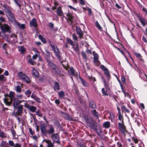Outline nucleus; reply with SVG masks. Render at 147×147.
<instances>
[{"mask_svg": "<svg viewBox=\"0 0 147 147\" xmlns=\"http://www.w3.org/2000/svg\"><path fill=\"white\" fill-rule=\"evenodd\" d=\"M56 49L57 50V51H56V56H57V59H58L61 63L63 67H64L65 69L67 70L68 68H69V67L67 66L68 63H67V62L63 61V58L60 56L59 54V49L56 46Z\"/></svg>", "mask_w": 147, "mask_h": 147, "instance_id": "nucleus-1", "label": "nucleus"}, {"mask_svg": "<svg viewBox=\"0 0 147 147\" xmlns=\"http://www.w3.org/2000/svg\"><path fill=\"white\" fill-rule=\"evenodd\" d=\"M18 75L20 79L26 82L27 83H30L31 82L30 79L27 76L25 73L21 71L18 73Z\"/></svg>", "mask_w": 147, "mask_h": 147, "instance_id": "nucleus-2", "label": "nucleus"}, {"mask_svg": "<svg viewBox=\"0 0 147 147\" xmlns=\"http://www.w3.org/2000/svg\"><path fill=\"white\" fill-rule=\"evenodd\" d=\"M100 68L104 72L105 74L106 75L108 78V80H109L111 78V74L110 73V71L108 68L106 67L104 65H102L100 67Z\"/></svg>", "mask_w": 147, "mask_h": 147, "instance_id": "nucleus-3", "label": "nucleus"}, {"mask_svg": "<svg viewBox=\"0 0 147 147\" xmlns=\"http://www.w3.org/2000/svg\"><path fill=\"white\" fill-rule=\"evenodd\" d=\"M92 53L94 56V63L95 64L96 66H99L100 64V62L98 60V54L97 53H95V51H92Z\"/></svg>", "mask_w": 147, "mask_h": 147, "instance_id": "nucleus-4", "label": "nucleus"}, {"mask_svg": "<svg viewBox=\"0 0 147 147\" xmlns=\"http://www.w3.org/2000/svg\"><path fill=\"white\" fill-rule=\"evenodd\" d=\"M16 109H17V110L14 114V116L16 117L21 116L23 112V105H19L18 107L16 108Z\"/></svg>", "mask_w": 147, "mask_h": 147, "instance_id": "nucleus-5", "label": "nucleus"}, {"mask_svg": "<svg viewBox=\"0 0 147 147\" xmlns=\"http://www.w3.org/2000/svg\"><path fill=\"white\" fill-rule=\"evenodd\" d=\"M9 20L12 23H17L14 14L12 11L7 15Z\"/></svg>", "mask_w": 147, "mask_h": 147, "instance_id": "nucleus-6", "label": "nucleus"}, {"mask_svg": "<svg viewBox=\"0 0 147 147\" xmlns=\"http://www.w3.org/2000/svg\"><path fill=\"white\" fill-rule=\"evenodd\" d=\"M118 127L121 131V132L122 134H125L126 132V130L125 128V126L123 124V118L122 120V123H120L119 122L118 123Z\"/></svg>", "mask_w": 147, "mask_h": 147, "instance_id": "nucleus-7", "label": "nucleus"}, {"mask_svg": "<svg viewBox=\"0 0 147 147\" xmlns=\"http://www.w3.org/2000/svg\"><path fill=\"white\" fill-rule=\"evenodd\" d=\"M76 31L77 34L79 36V38H83L84 33L79 26H77L76 27Z\"/></svg>", "mask_w": 147, "mask_h": 147, "instance_id": "nucleus-8", "label": "nucleus"}, {"mask_svg": "<svg viewBox=\"0 0 147 147\" xmlns=\"http://www.w3.org/2000/svg\"><path fill=\"white\" fill-rule=\"evenodd\" d=\"M24 107L32 112H35L37 109L35 106L30 105L27 103H25Z\"/></svg>", "mask_w": 147, "mask_h": 147, "instance_id": "nucleus-9", "label": "nucleus"}, {"mask_svg": "<svg viewBox=\"0 0 147 147\" xmlns=\"http://www.w3.org/2000/svg\"><path fill=\"white\" fill-rule=\"evenodd\" d=\"M48 65L49 69L53 72H55V65L50 61H48Z\"/></svg>", "mask_w": 147, "mask_h": 147, "instance_id": "nucleus-10", "label": "nucleus"}, {"mask_svg": "<svg viewBox=\"0 0 147 147\" xmlns=\"http://www.w3.org/2000/svg\"><path fill=\"white\" fill-rule=\"evenodd\" d=\"M5 97V98L3 99L5 103L7 106H10L13 100L7 96Z\"/></svg>", "mask_w": 147, "mask_h": 147, "instance_id": "nucleus-11", "label": "nucleus"}, {"mask_svg": "<svg viewBox=\"0 0 147 147\" xmlns=\"http://www.w3.org/2000/svg\"><path fill=\"white\" fill-rule=\"evenodd\" d=\"M13 107L15 109H16L18 107L19 105L21 103L22 101L19 100L17 98H15L13 99Z\"/></svg>", "mask_w": 147, "mask_h": 147, "instance_id": "nucleus-12", "label": "nucleus"}, {"mask_svg": "<svg viewBox=\"0 0 147 147\" xmlns=\"http://www.w3.org/2000/svg\"><path fill=\"white\" fill-rule=\"evenodd\" d=\"M2 6L4 8L7 15L12 12L11 7L5 4H3Z\"/></svg>", "mask_w": 147, "mask_h": 147, "instance_id": "nucleus-13", "label": "nucleus"}, {"mask_svg": "<svg viewBox=\"0 0 147 147\" xmlns=\"http://www.w3.org/2000/svg\"><path fill=\"white\" fill-rule=\"evenodd\" d=\"M58 74L60 76H63L64 74L62 70V69H59L57 67H56V74Z\"/></svg>", "mask_w": 147, "mask_h": 147, "instance_id": "nucleus-14", "label": "nucleus"}, {"mask_svg": "<svg viewBox=\"0 0 147 147\" xmlns=\"http://www.w3.org/2000/svg\"><path fill=\"white\" fill-rule=\"evenodd\" d=\"M9 145L12 147H22L21 144L19 143H17L14 144L13 141L9 140Z\"/></svg>", "mask_w": 147, "mask_h": 147, "instance_id": "nucleus-15", "label": "nucleus"}, {"mask_svg": "<svg viewBox=\"0 0 147 147\" xmlns=\"http://www.w3.org/2000/svg\"><path fill=\"white\" fill-rule=\"evenodd\" d=\"M69 73L71 75L74 76H78V74L76 72V71L74 70V68L71 67L70 68V69L68 71Z\"/></svg>", "mask_w": 147, "mask_h": 147, "instance_id": "nucleus-16", "label": "nucleus"}, {"mask_svg": "<svg viewBox=\"0 0 147 147\" xmlns=\"http://www.w3.org/2000/svg\"><path fill=\"white\" fill-rule=\"evenodd\" d=\"M30 24L31 27L37 28L38 26L36 20L34 18H33L32 20L30 22Z\"/></svg>", "mask_w": 147, "mask_h": 147, "instance_id": "nucleus-17", "label": "nucleus"}, {"mask_svg": "<svg viewBox=\"0 0 147 147\" xmlns=\"http://www.w3.org/2000/svg\"><path fill=\"white\" fill-rule=\"evenodd\" d=\"M138 18L139 21L141 22L142 26L144 27L145 26L146 24V22H147L146 20L139 16H138Z\"/></svg>", "mask_w": 147, "mask_h": 147, "instance_id": "nucleus-18", "label": "nucleus"}, {"mask_svg": "<svg viewBox=\"0 0 147 147\" xmlns=\"http://www.w3.org/2000/svg\"><path fill=\"white\" fill-rule=\"evenodd\" d=\"M14 94V92L12 91H10L9 92V95L8 94H5V96H7L13 100V99L15 98Z\"/></svg>", "mask_w": 147, "mask_h": 147, "instance_id": "nucleus-19", "label": "nucleus"}, {"mask_svg": "<svg viewBox=\"0 0 147 147\" xmlns=\"http://www.w3.org/2000/svg\"><path fill=\"white\" fill-rule=\"evenodd\" d=\"M56 13L57 15L59 16H63L64 15L63 12L60 6H59L57 9Z\"/></svg>", "mask_w": 147, "mask_h": 147, "instance_id": "nucleus-20", "label": "nucleus"}, {"mask_svg": "<svg viewBox=\"0 0 147 147\" xmlns=\"http://www.w3.org/2000/svg\"><path fill=\"white\" fill-rule=\"evenodd\" d=\"M89 107V108L92 109H96L97 107V106L95 103V102L93 101H90Z\"/></svg>", "mask_w": 147, "mask_h": 147, "instance_id": "nucleus-21", "label": "nucleus"}, {"mask_svg": "<svg viewBox=\"0 0 147 147\" xmlns=\"http://www.w3.org/2000/svg\"><path fill=\"white\" fill-rule=\"evenodd\" d=\"M32 75H34L36 78H38L39 77L38 72L35 68H33L32 70Z\"/></svg>", "mask_w": 147, "mask_h": 147, "instance_id": "nucleus-22", "label": "nucleus"}, {"mask_svg": "<svg viewBox=\"0 0 147 147\" xmlns=\"http://www.w3.org/2000/svg\"><path fill=\"white\" fill-rule=\"evenodd\" d=\"M79 79L80 81L82 82V84L85 87H88L89 84L87 81H86L84 79L82 78L81 76H80Z\"/></svg>", "mask_w": 147, "mask_h": 147, "instance_id": "nucleus-23", "label": "nucleus"}, {"mask_svg": "<svg viewBox=\"0 0 147 147\" xmlns=\"http://www.w3.org/2000/svg\"><path fill=\"white\" fill-rule=\"evenodd\" d=\"M73 46L72 48L73 49L75 52L77 54H80V50L79 49V45L78 43H76V46Z\"/></svg>", "mask_w": 147, "mask_h": 147, "instance_id": "nucleus-24", "label": "nucleus"}, {"mask_svg": "<svg viewBox=\"0 0 147 147\" xmlns=\"http://www.w3.org/2000/svg\"><path fill=\"white\" fill-rule=\"evenodd\" d=\"M47 133L49 134H52L54 133V129L53 127L51 125L49 126V129L47 130Z\"/></svg>", "mask_w": 147, "mask_h": 147, "instance_id": "nucleus-25", "label": "nucleus"}, {"mask_svg": "<svg viewBox=\"0 0 147 147\" xmlns=\"http://www.w3.org/2000/svg\"><path fill=\"white\" fill-rule=\"evenodd\" d=\"M40 129L44 135H46L47 134V130L46 129L45 126L42 125L40 126Z\"/></svg>", "mask_w": 147, "mask_h": 147, "instance_id": "nucleus-26", "label": "nucleus"}, {"mask_svg": "<svg viewBox=\"0 0 147 147\" xmlns=\"http://www.w3.org/2000/svg\"><path fill=\"white\" fill-rule=\"evenodd\" d=\"M89 126L91 128H92L95 129H97V125H96L95 122L92 119L90 125H89Z\"/></svg>", "mask_w": 147, "mask_h": 147, "instance_id": "nucleus-27", "label": "nucleus"}, {"mask_svg": "<svg viewBox=\"0 0 147 147\" xmlns=\"http://www.w3.org/2000/svg\"><path fill=\"white\" fill-rule=\"evenodd\" d=\"M58 95L60 98H64L65 96V94L63 91H60L58 92Z\"/></svg>", "mask_w": 147, "mask_h": 147, "instance_id": "nucleus-28", "label": "nucleus"}, {"mask_svg": "<svg viewBox=\"0 0 147 147\" xmlns=\"http://www.w3.org/2000/svg\"><path fill=\"white\" fill-rule=\"evenodd\" d=\"M67 15L68 18L71 24H72L73 23V19L74 18L72 16V14L68 13L67 14Z\"/></svg>", "mask_w": 147, "mask_h": 147, "instance_id": "nucleus-29", "label": "nucleus"}, {"mask_svg": "<svg viewBox=\"0 0 147 147\" xmlns=\"http://www.w3.org/2000/svg\"><path fill=\"white\" fill-rule=\"evenodd\" d=\"M94 109V110H92L91 111V112L92 115L94 117H95L96 118H98V113L96 111V110L95 109Z\"/></svg>", "mask_w": 147, "mask_h": 147, "instance_id": "nucleus-30", "label": "nucleus"}, {"mask_svg": "<svg viewBox=\"0 0 147 147\" xmlns=\"http://www.w3.org/2000/svg\"><path fill=\"white\" fill-rule=\"evenodd\" d=\"M31 97L34 99L38 102H40V98L36 96V94H33V93H32L31 95Z\"/></svg>", "mask_w": 147, "mask_h": 147, "instance_id": "nucleus-31", "label": "nucleus"}, {"mask_svg": "<svg viewBox=\"0 0 147 147\" xmlns=\"http://www.w3.org/2000/svg\"><path fill=\"white\" fill-rule=\"evenodd\" d=\"M103 126L105 128H109L111 127V123L110 121H105L103 123Z\"/></svg>", "mask_w": 147, "mask_h": 147, "instance_id": "nucleus-32", "label": "nucleus"}, {"mask_svg": "<svg viewBox=\"0 0 147 147\" xmlns=\"http://www.w3.org/2000/svg\"><path fill=\"white\" fill-rule=\"evenodd\" d=\"M66 39L67 42L68 43V44H69L70 45H71L72 46V47H73V46H75V44L74 42L72 40L69 38H68V37H67Z\"/></svg>", "mask_w": 147, "mask_h": 147, "instance_id": "nucleus-33", "label": "nucleus"}, {"mask_svg": "<svg viewBox=\"0 0 147 147\" xmlns=\"http://www.w3.org/2000/svg\"><path fill=\"white\" fill-rule=\"evenodd\" d=\"M121 110L122 112L124 111V113H129L130 111L125 106H122L121 107Z\"/></svg>", "mask_w": 147, "mask_h": 147, "instance_id": "nucleus-34", "label": "nucleus"}, {"mask_svg": "<svg viewBox=\"0 0 147 147\" xmlns=\"http://www.w3.org/2000/svg\"><path fill=\"white\" fill-rule=\"evenodd\" d=\"M19 51L21 52V53H24L26 52V49L24 46L20 47Z\"/></svg>", "mask_w": 147, "mask_h": 147, "instance_id": "nucleus-35", "label": "nucleus"}, {"mask_svg": "<svg viewBox=\"0 0 147 147\" xmlns=\"http://www.w3.org/2000/svg\"><path fill=\"white\" fill-rule=\"evenodd\" d=\"M38 37L43 43H45L47 41L46 39L43 37L42 36L39 34L38 35Z\"/></svg>", "mask_w": 147, "mask_h": 147, "instance_id": "nucleus-36", "label": "nucleus"}, {"mask_svg": "<svg viewBox=\"0 0 147 147\" xmlns=\"http://www.w3.org/2000/svg\"><path fill=\"white\" fill-rule=\"evenodd\" d=\"M45 142L48 144V147H53L54 145L49 140H45Z\"/></svg>", "mask_w": 147, "mask_h": 147, "instance_id": "nucleus-37", "label": "nucleus"}, {"mask_svg": "<svg viewBox=\"0 0 147 147\" xmlns=\"http://www.w3.org/2000/svg\"><path fill=\"white\" fill-rule=\"evenodd\" d=\"M95 26L96 27H97L99 30L100 31L102 30V28L101 27L99 24L98 22V21H97L96 22Z\"/></svg>", "mask_w": 147, "mask_h": 147, "instance_id": "nucleus-38", "label": "nucleus"}, {"mask_svg": "<svg viewBox=\"0 0 147 147\" xmlns=\"http://www.w3.org/2000/svg\"><path fill=\"white\" fill-rule=\"evenodd\" d=\"M28 62L31 64L32 65H34L36 64V62L34 61L32 58H30L28 61Z\"/></svg>", "mask_w": 147, "mask_h": 147, "instance_id": "nucleus-39", "label": "nucleus"}, {"mask_svg": "<svg viewBox=\"0 0 147 147\" xmlns=\"http://www.w3.org/2000/svg\"><path fill=\"white\" fill-rule=\"evenodd\" d=\"M7 80L3 75H0V81L5 82Z\"/></svg>", "mask_w": 147, "mask_h": 147, "instance_id": "nucleus-40", "label": "nucleus"}, {"mask_svg": "<svg viewBox=\"0 0 147 147\" xmlns=\"http://www.w3.org/2000/svg\"><path fill=\"white\" fill-rule=\"evenodd\" d=\"M56 143L60 144L59 136L57 134H56Z\"/></svg>", "mask_w": 147, "mask_h": 147, "instance_id": "nucleus-41", "label": "nucleus"}, {"mask_svg": "<svg viewBox=\"0 0 147 147\" xmlns=\"http://www.w3.org/2000/svg\"><path fill=\"white\" fill-rule=\"evenodd\" d=\"M7 144L6 143L5 141H2L0 144V146L1 147H9L8 146H7Z\"/></svg>", "mask_w": 147, "mask_h": 147, "instance_id": "nucleus-42", "label": "nucleus"}, {"mask_svg": "<svg viewBox=\"0 0 147 147\" xmlns=\"http://www.w3.org/2000/svg\"><path fill=\"white\" fill-rule=\"evenodd\" d=\"M35 112L36 113V115L40 117H42V116L43 114L41 113V111L39 110H38L37 111Z\"/></svg>", "mask_w": 147, "mask_h": 147, "instance_id": "nucleus-43", "label": "nucleus"}, {"mask_svg": "<svg viewBox=\"0 0 147 147\" xmlns=\"http://www.w3.org/2000/svg\"><path fill=\"white\" fill-rule=\"evenodd\" d=\"M15 90L18 92H21L22 91L21 88L20 86L18 85L16 87Z\"/></svg>", "mask_w": 147, "mask_h": 147, "instance_id": "nucleus-44", "label": "nucleus"}, {"mask_svg": "<svg viewBox=\"0 0 147 147\" xmlns=\"http://www.w3.org/2000/svg\"><path fill=\"white\" fill-rule=\"evenodd\" d=\"M102 92L103 95L108 96V94L107 93V91H105L104 88H102Z\"/></svg>", "mask_w": 147, "mask_h": 147, "instance_id": "nucleus-45", "label": "nucleus"}, {"mask_svg": "<svg viewBox=\"0 0 147 147\" xmlns=\"http://www.w3.org/2000/svg\"><path fill=\"white\" fill-rule=\"evenodd\" d=\"M6 22V20L5 18L3 16H1L0 17V22L1 24H2V22Z\"/></svg>", "mask_w": 147, "mask_h": 147, "instance_id": "nucleus-46", "label": "nucleus"}, {"mask_svg": "<svg viewBox=\"0 0 147 147\" xmlns=\"http://www.w3.org/2000/svg\"><path fill=\"white\" fill-rule=\"evenodd\" d=\"M17 24L19 27L22 29H24L25 28V25L24 24H21L19 23H17Z\"/></svg>", "mask_w": 147, "mask_h": 147, "instance_id": "nucleus-47", "label": "nucleus"}, {"mask_svg": "<svg viewBox=\"0 0 147 147\" xmlns=\"http://www.w3.org/2000/svg\"><path fill=\"white\" fill-rule=\"evenodd\" d=\"M132 139L135 144H137L138 143L139 140L136 137H133L132 138Z\"/></svg>", "mask_w": 147, "mask_h": 147, "instance_id": "nucleus-48", "label": "nucleus"}, {"mask_svg": "<svg viewBox=\"0 0 147 147\" xmlns=\"http://www.w3.org/2000/svg\"><path fill=\"white\" fill-rule=\"evenodd\" d=\"M32 93L31 91L29 90H28L25 92V94L28 97H29Z\"/></svg>", "mask_w": 147, "mask_h": 147, "instance_id": "nucleus-49", "label": "nucleus"}, {"mask_svg": "<svg viewBox=\"0 0 147 147\" xmlns=\"http://www.w3.org/2000/svg\"><path fill=\"white\" fill-rule=\"evenodd\" d=\"M15 2L18 6L19 8L21 7L22 5L21 3L20 0H17Z\"/></svg>", "mask_w": 147, "mask_h": 147, "instance_id": "nucleus-50", "label": "nucleus"}, {"mask_svg": "<svg viewBox=\"0 0 147 147\" xmlns=\"http://www.w3.org/2000/svg\"><path fill=\"white\" fill-rule=\"evenodd\" d=\"M60 89V88L59 83L57 82H56V90H59Z\"/></svg>", "mask_w": 147, "mask_h": 147, "instance_id": "nucleus-51", "label": "nucleus"}, {"mask_svg": "<svg viewBox=\"0 0 147 147\" xmlns=\"http://www.w3.org/2000/svg\"><path fill=\"white\" fill-rule=\"evenodd\" d=\"M134 54L136 56V57L139 58H140L141 57V54L140 53H137V52H134Z\"/></svg>", "mask_w": 147, "mask_h": 147, "instance_id": "nucleus-52", "label": "nucleus"}, {"mask_svg": "<svg viewBox=\"0 0 147 147\" xmlns=\"http://www.w3.org/2000/svg\"><path fill=\"white\" fill-rule=\"evenodd\" d=\"M88 78L90 80H92L93 82H94V81H96V78L92 77V76H88Z\"/></svg>", "mask_w": 147, "mask_h": 147, "instance_id": "nucleus-53", "label": "nucleus"}, {"mask_svg": "<svg viewBox=\"0 0 147 147\" xmlns=\"http://www.w3.org/2000/svg\"><path fill=\"white\" fill-rule=\"evenodd\" d=\"M87 10L88 12V15L90 16V15H92V11L91 8H89V7H88L87 8Z\"/></svg>", "mask_w": 147, "mask_h": 147, "instance_id": "nucleus-54", "label": "nucleus"}, {"mask_svg": "<svg viewBox=\"0 0 147 147\" xmlns=\"http://www.w3.org/2000/svg\"><path fill=\"white\" fill-rule=\"evenodd\" d=\"M63 115L67 119H70V116L68 114L63 113Z\"/></svg>", "mask_w": 147, "mask_h": 147, "instance_id": "nucleus-55", "label": "nucleus"}, {"mask_svg": "<svg viewBox=\"0 0 147 147\" xmlns=\"http://www.w3.org/2000/svg\"><path fill=\"white\" fill-rule=\"evenodd\" d=\"M72 38L73 40L75 41H77L78 39L77 36L74 34H72Z\"/></svg>", "mask_w": 147, "mask_h": 147, "instance_id": "nucleus-56", "label": "nucleus"}, {"mask_svg": "<svg viewBox=\"0 0 147 147\" xmlns=\"http://www.w3.org/2000/svg\"><path fill=\"white\" fill-rule=\"evenodd\" d=\"M121 80L123 83H125L126 79L124 76H122L121 78Z\"/></svg>", "mask_w": 147, "mask_h": 147, "instance_id": "nucleus-57", "label": "nucleus"}, {"mask_svg": "<svg viewBox=\"0 0 147 147\" xmlns=\"http://www.w3.org/2000/svg\"><path fill=\"white\" fill-rule=\"evenodd\" d=\"M82 56L83 57V58H85V59H87V56L85 53L84 51H82L81 52Z\"/></svg>", "mask_w": 147, "mask_h": 147, "instance_id": "nucleus-58", "label": "nucleus"}, {"mask_svg": "<svg viewBox=\"0 0 147 147\" xmlns=\"http://www.w3.org/2000/svg\"><path fill=\"white\" fill-rule=\"evenodd\" d=\"M11 130V133L13 136V137H15L16 135V133L15 131L14 130L13 127H12Z\"/></svg>", "mask_w": 147, "mask_h": 147, "instance_id": "nucleus-59", "label": "nucleus"}, {"mask_svg": "<svg viewBox=\"0 0 147 147\" xmlns=\"http://www.w3.org/2000/svg\"><path fill=\"white\" fill-rule=\"evenodd\" d=\"M2 47L3 49L5 50V49H7V48L9 47V46L7 44L4 43Z\"/></svg>", "mask_w": 147, "mask_h": 147, "instance_id": "nucleus-60", "label": "nucleus"}, {"mask_svg": "<svg viewBox=\"0 0 147 147\" xmlns=\"http://www.w3.org/2000/svg\"><path fill=\"white\" fill-rule=\"evenodd\" d=\"M104 84L105 89H106V90H109L110 89L109 88V86L108 84H106V82L105 80H104Z\"/></svg>", "mask_w": 147, "mask_h": 147, "instance_id": "nucleus-61", "label": "nucleus"}, {"mask_svg": "<svg viewBox=\"0 0 147 147\" xmlns=\"http://www.w3.org/2000/svg\"><path fill=\"white\" fill-rule=\"evenodd\" d=\"M92 119L91 118H88L86 120L87 122L89 124V125H90Z\"/></svg>", "mask_w": 147, "mask_h": 147, "instance_id": "nucleus-62", "label": "nucleus"}, {"mask_svg": "<svg viewBox=\"0 0 147 147\" xmlns=\"http://www.w3.org/2000/svg\"><path fill=\"white\" fill-rule=\"evenodd\" d=\"M79 2L80 4L82 5H84L85 4V1L84 0H79Z\"/></svg>", "mask_w": 147, "mask_h": 147, "instance_id": "nucleus-63", "label": "nucleus"}, {"mask_svg": "<svg viewBox=\"0 0 147 147\" xmlns=\"http://www.w3.org/2000/svg\"><path fill=\"white\" fill-rule=\"evenodd\" d=\"M77 147H87L86 145H84L80 143L78 144Z\"/></svg>", "mask_w": 147, "mask_h": 147, "instance_id": "nucleus-64", "label": "nucleus"}]
</instances>
